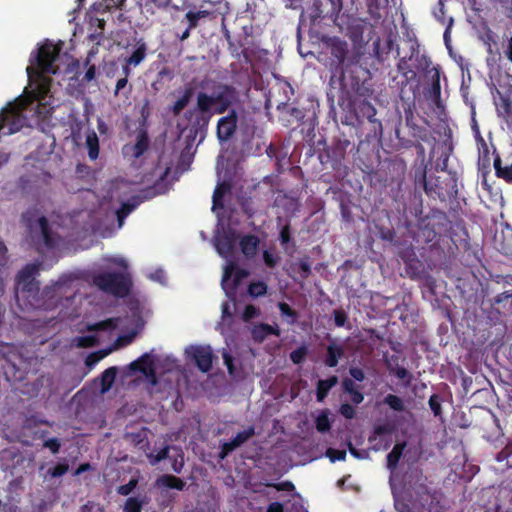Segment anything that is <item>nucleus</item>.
Wrapping results in <instances>:
<instances>
[{"instance_id":"obj_1","label":"nucleus","mask_w":512,"mask_h":512,"mask_svg":"<svg viewBox=\"0 0 512 512\" xmlns=\"http://www.w3.org/2000/svg\"><path fill=\"white\" fill-rule=\"evenodd\" d=\"M61 47L45 42L38 48L35 56L31 55L26 71L29 86L22 94L14 98L0 110V128H46L50 126L52 115L57 107L51 93L52 79L59 67Z\"/></svg>"},{"instance_id":"obj_2","label":"nucleus","mask_w":512,"mask_h":512,"mask_svg":"<svg viewBox=\"0 0 512 512\" xmlns=\"http://www.w3.org/2000/svg\"><path fill=\"white\" fill-rule=\"evenodd\" d=\"M331 56L335 63V70L339 75L333 74L329 81L327 98L331 105L335 102L340 107L351 108L360 97H367L371 90L366 81L361 80L354 69L345 67L348 55V44L338 38L333 39L330 45Z\"/></svg>"},{"instance_id":"obj_3","label":"nucleus","mask_w":512,"mask_h":512,"mask_svg":"<svg viewBox=\"0 0 512 512\" xmlns=\"http://www.w3.org/2000/svg\"><path fill=\"white\" fill-rule=\"evenodd\" d=\"M441 71L425 54L418 56V106L429 128H449L448 116L441 99Z\"/></svg>"},{"instance_id":"obj_4","label":"nucleus","mask_w":512,"mask_h":512,"mask_svg":"<svg viewBox=\"0 0 512 512\" xmlns=\"http://www.w3.org/2000/svg\"><path fill=\"white\" fill-rule=\"evenodd\" d=\"M236 98L233 86L218 84L211 94L199 92L195 107L186 111L185 117L192 123L191 128H207L212 116L228 111Z\"/></svg>"},{"instance_id":"obj_5","label":"nucleus","mask_w":512,"mask_h":512,"mask_svg":"<svg viewBox=\"0 0 512 512\" xmlns=\"http://www.w3.org/2000/svg\"><path fill=\"white\" fill-rule=\"evenodd\" d=\"M406 443H397L387 455V468L391 471L390 484L397 512H416L415 478L410 466L399 475L397 465L403 454Z\"/></svg>"},{"instance_id":"obj_6","label":"nucleus","mask_w":512,"mask_h":512,"mask_svg":"<svg viewBox=\"0 0 512 512\" xmlns=\"http://www.w3.org/2000/svg\"><path fill=\"white\" fill-rule=\"evenodd\" d=\"M21 223L37 251L42 247L50 250L56 247V233L50 227L48 219L36 206L29 207L21 215Z\"/></svg>"},{"instance_id":"obj_7","label":"nucleus","mask_w":512,"mask_h":512,"mask_svg":"<svg viewBox=\"0 0 512 512\" xmlns=\"http://www.w3.org/2000/svg\"><path fill=\"white\" fill-rule=\"evenodd\" d=\"M76 278L72 274H63L50 286H46L35 297L30 305L33 309L53 310L61 304V300H72L75 297L76 290L72 288Z\"/></svg>"},{"instance_id":"obj_8","label":"nucleus","mask_w":512,"mask_h":512,"mask_svg":"<svg viewBox=\"0 0 512 512\" xmlns=\"http://www.w3.org/2000/svg\"><path fill=\"white\" fill-rule=\"evenodd\" d=\"M40 271V264L30 263L25 265L16 275V295L22 298L29 306L39 294L40 283L36 280Z\"/></svg>"},{"instance_id":"obj_9","label":"nucleus","mask_w":512,"mask_h":512,"mask_svg":"<svg viewBox=\"0 0 512 512\" xmlns=\"http://www.w3.org/2000/svg\"><path fill=\"white\" fill-rule=\"evenodd\" d=\"M93 284L101 291L116 296L125 297L129 294L132 281L129 275L119 272H103L93 276Z\"/></svg>"},{"instance_id":"obj_10","label":"nucleus","mask_w":512,"mask_h":512,"mask_svg":"<svg viewBox=\"0 0 512 512\" xmlns=\"http://www.w3.org/2000/svg\"><path fill=\"white\" fill-rule=\"evenodd\" d=\"M186 352L201 372L207 373L211 370L214 354L209 345H192Z\"/></svg>"},{"instance_id":"obj_11","label":"nucleus","mask_w":512,"mask_h":512,"mask_svg":"<svg viewBox=\"0 0 512 512\" xmlns=\"http://www.w3.org/2000/svg\"><path fill=\"white\" fill-rule=\"evenodd\" d=\"M150 140L147 130H140L135 144H125L122 148V154L125 158L138 159L149 148Z\"/></svg>"},{"instance_id":"obj_12","label":"nucleus","mask_w":512,"mask_h":512,"mask_svg":"<svg viewBox=\"0 0 512 512\" xmlns=\"http://www.w3.org/2000/svg\"><path fill=\"white\" fill-rule=\"evenodd\" d=\"M130 369L145 375L152 384L157 383L154 361L148 353L143 354L137 360L133 361L130 364Z\"/></svg>"},{"instance_id":"obj_13","label":"nucleus","mask_w":512,"mask_h":512,"mask_svg":"<svg viewBox=\"0 0 512 512\" xmlns=\"http://www.w3.org/2000/svg\"><path fill=\"white\" fill-rule=\"evenodd\" d=\"M237 241V235L235 231L228 230L224 231L221 235L216 238V250L222 257H228L232 255L235 250Z\"/></svg>"},{"instance_id":"obj_14","label":"nucleus","mask_w":512,"mask_h":512,"mask_svg":"<svg viewBox=\"0 0 512 512\" xmlns=\"http://www.w3.org/2000/svg\"><path fill=\"white\" fill-rule=\"evenodd\" d=\"M254 434L255 429L253 426H250L247 429L238 432L230 441L223 443L221 448L222 458L234 451L236 448L240 447L248 439L254 436Z\"/></svg>"},{"instance_id":"obj_15","label":"nucleus","mask_w":512,"mask_h":512,"mask_svg":"<svg viewBox=\"0 0 512 512\" xmlns=\"http://www.w3.org/2000/svg\"><path fill=\"white\" fill-rule=\"evenodd\" d=\"M355 115L359 121V124H363L364 119H366L370 124L373 125V128H382L381 122L375 117V107L367 101H363L358 106V108L355 110Z\"/></svg>"},{"instance_id":"obj_16","label":"nucleus","mask_w":512,"mask_h":512,"mask_svg":"<svg viewBox=\"0 0 512 512\" xmlns=\"http://www.w3.org/2000/svg\"><path fill=\"white\" fill-rule=\"evenodd\" d=\"M216 132L217 137L222 145L227 141L237 140L238 132H240V137L243 141L240 150L243 151L246 148L245 142H248L252 138L254 130H216Z\"/></svg>"},{"instance_id":"obj_17","label":"nucleus","mask_w":512,"mask_h":512,"mask_svg":"<svg viewBox=\"0 0 512 512\" xmlns=\"http://www.w3.org/2000/svg\"><path fill=\"white\" fill-rule=\"evenodd\" d=\"M259 244L260 239L258 236L254 234L244 235L239 242L241 252L248 259H252L255 257Z\"/></svg>"},{"instance_id":"obj_18","label":"nucleus","mask_w":512,"mask_h":512,"mask_svg":"<svg viewBox=\"0 0 512 512\" xmlns=\"http://www.w3.org/2000/svg\"><path fill=\"white\" fill-rule=\"evenodd\" d=\"M344 354V347L341 344L332 341L326 348V356L324 359L325 365L330 368L336 367Z\"/></svg>"},{"instance_id":"obj_19","label":"nucleus","mask_w":512,"mask_h":512,"mask_svg":"<svg viewBox=\"0 0 512 512\" xmlns=\"http://www.w3.org/2000/svg\"><path fill=\"white\" fill-rule=\"evenodd\" d=\"M194 94H195V88L191 84L185 85L182 95L171 106V108H170L171 113L174 116L180 115V113L190 103Z\"/></svg>"},{"instance_id":"obj_20","label":"nucleus","mask_w":512,"mask_h":512,"mask_svg":"<svg viewBox=\"0 0 512 512\" xmlns=\"http://www.w3.org/2000/svg\"><path fill=\"white\" fill-rule=\"evenodd\" d=\"M194 94H195V88L191 84L185 85L182 95L171 106V108H170L171 113L174 116L180 115V113L190 103Z\"/></svg>"},{"instance_id":"obj_21","label":"nucleus","mask_w":512,"mask_h":512,"mask_svg":"<svg viewBox=\"0 0 512 512\" xmlns=\"http://www.w3.org/2000/svg\"><path fill=\"white\" fill-rule=\"evenodd\" d=\"M142 201L143 199L139 195H135L121 204L120 208L116 211V216L120 227L123 225L125 218L134 209H136L142 203Z\"/></svg>"},{"instance_id":"obj_22","label":"nucleus","mask_w":512,"mask_h":512,"mask_svg":"<svg viewBox=\"0 0 512 512\" xmlns=\"http://www.w3.org/2000/svg\"><path fill=\"white\" fill-rule=\"evenodd\" d=\"M320 6L322 7L320 12L323 14V17L335 21L342 10V0H320Z\"/></svg>"},{"instance_id":"obj_23","label":"nucleus","mask_w":512,"mask_h":512,"mask_svg":"<svg viewBox=\"0 0 512 512\" xmlns=\"http://www.w3.org/2000/svg\"><path fill=\"white\" fill-rule=\"evenodd\" d=\"M338 378L335 375L327 379H320L316 385V399L318 402H323L328 396L329 391L337 384Z\"/></svg>"},{"instance_id":"obj_24","label":"nucleus","mask_w":512,"mask_h":512,"mask_svg":"<svg viewBox=\"0 0 512 512\" xmlns=\"http://www.w3.org/2000/svg\"><path fill=\"white\" fill-rule=\"evenodd\" d=\"M342 389L345 393L350 395L353 404L358 405L364 400L363 393L356 387L353 379L344 378L342 380Z\"/></svg>"},{"instance_id":"obj_25","label":"nucleus","mask_w":512,"mask_h":512,"mask_svg":"<svg viewBox=\"0 0 512 512\" xmlns=\"http://www.w3.org/2000/svg\"><path fill=\"white\" fill-rule=\"evenodd\" d=\"M146 54L147 45L142 39H140L137 41L136 49L128 58H126L128 65H132L134 67L138 66L145 59Z\"/></svg>"},{"instance_id":"obj_26","label":"nucleus","mask_w":512,"mask_h":512,"mask_svg":"<svg viewBox=\"0 0 512 512\" xmlns=\"http://www.w3.org/2000/svg\"><path fill=\"white\" fill-rule=\"evenodd\" d=\"M157 484H158V486H164V487H167L170 489H176L179 491L184 490V488L186 486L185 482L181 478L176 477L174 475H170V474H165V475H162L161 477H159L157 479Z\"/></svg>"},{"instance_id":"obj_27","label":"nucleus","mask_w":512,"mask_h":512,"mask_svg":"<svg viewBox=\"0 0 512 512\" xmlns=\"http://www.w3.org/2000/svg\"><path fill=\"white\" fill-rule=\"evenodd\" d=\"M392 432H393V427L391 424L385 423V424L376 425L373 429V436L369 437V442L372 443V442L376 441L377 437L387 436L389 439H387L385 441V445H384V448L387 449L392 442V439H391Z\"/></svg>"},{"instance_id":"obj_28","label":"nucleus","mask_w":512,"mask_h":512,"mask_svg":"<svg viewBox=\"0 0 512 512\" xmlns=\"http://www.w3.org/2000/svg\"><path fill=\"white\" fill-rule=\"evenodd\" d=\"M231 190V185L227 182H222V183H219L214 192H213V197H212V202H213V205H212V209H216V208H223L224 204H223V197L225 196L226 193L230 192Z\"/></svg>"},{"instance_id":"obj_29","label":"nucleus","mask_w":512,"mask_h":512,"mask_svg":"<svg viewBox=\"0 0 512 512\" xmlns=\"http://www.w3.org/2000/svg\"><path fill=\"white\" fill-rule=\"evenodd\" d=\"M116 376H117V368L116 367H109L102 372L101 377H100L102 393L107 392L112 387V385L115 382Z\"/></svg>"},{"instance_id":"obj_30","label":"nucleus","mask_w":512,"mask_h":512,"mask_svg":"<svg viewBox=\"0 0 512 512\" xmlns=\"http://www.w3.org/2000/svg\"><path fill=\"white\" fill-rule=\"evenodd\" d=\"M268 335L279 336L280 331L277 327L269 324H261L253 330V337L255 340L263 341Z\"/></svg>"},{"instance_id":"obj_31","label":"nucleus","mask_w":512,"mask_h":512,"mask_svg":"<svg viewBox=\"0 0 512 512\" xmlns=\"http://www.w3.org/2000/svg\"><path fill=\"white\" fill-rule=\"evenodd\" d=\"M86 145L88 147V155L91 160L97 159L99 155V141L95 130H91L86 136Z\"/></svg>"},{"instance_id":"obj_32","label":"nucleus","mask_w":512,"mask_h":512,"mask_svg":"<svg viewBox=\"0 0 512 512\" xmlns=\"http://www.w3.org/2000/svg\"><path fill=\"white\" fill-rule=\"evenodd\" d=\"M146 497L140 499L139 497H129L123 506V512H142L144 504H146Z\"/></svg>"},{"instance_id":"obj_33","label":"nucleus","mask_w":512,"mask_h":512,"mask_svg":"<svg viewBox=\"0 0 512 512\" xmlns=\"http://www.w3.org/2000/svg\"><path fill=\"white\" fill-rule=\"evenodd\" d=\"M117 325H118V319L108 318L106 320L89 325L88 330L89 331H112L117 328Z\"/></svg>"},{"instance_id":"obj_34","label":"nucleus","mask_w":512,"mask_h":512,"mask_svg":"<svg viewBox=\"0 0 512 512\" xmlns=\"http://www.w3.org/2000/svg\"><path fill=\"white\" fill-rule=\"evenodd\" d=\"M237 122L238 115L235 109H231L226 116L218 120L216 128H237Z\"/></svg>"},{"instance_id":"obj_35","label":"nucleus","mask_w":512,"mask_h":512,"mask_svg":"<svg viewBox=\"0 0 512 512\" xmlns=\"http://www.w3.org/2000/svg\"><path fill=\"white\" fill-rule=\"evenodd\" d=\"M210 14L207 10H199L197 12L188 11L185 15V18L188 21V28L193 30L198 26V22L202 18L208 17Z\"/></svg>"},{"instance_id":"obj_36","label":"nucleus","mask_w":512,"mask_h":512,"mask_svg":"<svg viewBox=\"0 0 512 512\" xmlns=\"http://www.w3.org/2000/svg\"><path fill=\"white\" fill-rule=\"evenodd\" d=\"M494 168L498 177L503 178L505 181L512 183V164L502 167L499 158L494 161Z\"/></svg>"},{"instance_id":"obj_37","label":"nucleus","mask_w":512,"mask_h":512,"mask_svg":"<svg viewBox=\"0 0 512 512\" xmlns=\"http://www.w3.org/2000/svg\"><path fill=\"white\" fill-rule=\"evenodd\" d=\"M267 290L268 286L263 281L251 282L248 285V294L254 298L264 296Z\"/></svg>"},{"instance_id":"obj_38","label":"nucleus","mask_w":512,"mask_h":512,"mask_svg":"<svg viewBox=\"0 0 512 512\" xmlns=\"http://www.w3.org/2000/svg\"><path fill=\"white\" fill-rule=\"evenodd\" d=\"M316 429L320 433L328 432L331 428V423L326 410L321 411L315 420Z\"/></svg>"},{"instance_id":"obj_39","label":"nucleus","mask_w":512,"mask_h":512,"mask_svg":"<svg viewBox=\"0 0 512 512\" xmlns=\"http://www.w3.org/2000/svg\"><path fill=\"white\" fill-rule=\"evenodd\" d=\"M308 354V347L305 344H302L295 350H293L289 357L293 364L300 365L304 362L306 356Z\"/></svg>"},{"instance_id":"obj_40","label":"nucleus","mask_w":512,"mask_h":512,"mask_svg":"<svg viewBox=\"0 0 512 512\" xmlns=\"http://www.w3.org/2000/svg\"><path fill=\"white\" fill-rule=\"evenodd\" d=\"M109 353H110V350H99V351L90 353L86 357V360H85L86 366L89 368L94 367L98 362H100Z\"/></svg>"},{"instance_id":"obj_41","label":"nucleus","mask_w":512,"mask_h":512,"mask_svg":"<svg viewBox=\"0 0 512 512\" xmlns=\"http://www.w3.org/2000/svg\"><path fill=\"white\" fill-rule=\"evenodd\" d=\"M278 308L282 316L291 318L290 324H294L298 319V312L291 308V306L285 302H280Z\"/></svg>"},{"instance_id":"obj_42","label":"nucleus","mask_w":512,"mask_h":512,"mask_svg":"<svg viewBox=\"0 0 512 512\" xmlns=\"http://www.w3.org/2000/svg\"><path fill=\"white\" fill-rule=\"evenodd\" d=\"M384 403L387 404L394 411L400 412V411L404 410V404H403L402 399L396 395L388 394L384 398Z\"/></svg>"},{"instance_id":"obj_43","label":"nucleus","mask_w":512,"mask_h":512,"mask_svg":"<svg viewBox=\"0 0 512 512\" xmlns=\"http://www.w3.org/2000/svg\"><path fill=\"white\" fill-rule=\"evenodd\" d=\"M132 91V86H128V79L126 77H122L117 80L115 90H114V96H118L121 92L124 93L125 97L127 98Z\"/></svg>"},{"instance_id":"obj_44","label":"nucleus","mask_w":512,"mask_h":512,"mask_svg":"<svg viewBox=\"0 0 512 512\" xmlns=\"http://www.w3.org/2000/svg\"><path fill=\"white\" fill-rule=\"evenodd\" d=\"M422 237L426 243L432 242L437 237V232L434 228H430L429 224L421 226L420 231H418V238Z\"/></svg>"},{"instance_id":"obj_45","label":"nucleus","mask_w":512,"mask_h":512,"mask_svg":"<svg viewBox=\"0 0 512 512\" xmlns=\"http://www.w3.org/2000/svg\"><path fill=\"white\" fill-rule=\"evenodd\" d=\"M91 58L90 55L86 58L84 65L87 67V70L81 79L84 83H89L96 78V66L94 64H90Z\"/></svg>"},{"instance_id":"obj_46","label":"nucleus","mask_w":512,"mask_h":512,"mask_svg":"<svg viewBox=\"0 0 512 512\" xmlns=\"http://www.w3.org/2000/svg\"><path fill=\"white\" fill-rule=\"evenodd\" d=\"M280 260H281L280 256L277 255L276 253H273L269 250H264L263 261L268 268H270V269L275 268L278 265V263L280 262Z\"/></svg>"},{"instance_id":"obj_47","label":"nucleus","mask_w":512,"mask_h":512,"mask_svg":"<svg viewBox=\"0 0 512 512\" xmlns=\"http://www.w3.org/2000/svg\"><path fill=\"white\" fill-rule=\"evenodd\" d=\"M407 254H408V251L402 252L401 253V258L406 263V272H407V274L409 275V277L411 279H415L416 278V265H415L416 261H415V259L407 258L406 257Z\"/></svg>"},{"instance_id":"obj_48","label":"nucleus","mask_w":512,"mask_h":512,"mask_svg":"<svg viewBox=\"0 0 512 512\" xmlns=\"http://www.w3.org/2000/svg\"><path fill=\"white\" fill-rule=\"evenodd\" d=\"M69 465L66 462L58 463L53 468H49L48 474L53 477H61L67 473Z\"/></svg>"},{"instance_id":"obj_49","label":"nucleus","mask_w":512,"mask_h":512,"mask_svg":"<svg viewBox=\"0 0 512 512\" xmlns=\"http://www.w3.org/2000/svg\"><path fill=\"white\" fill-rule=\"evenodd\" d=\"M137 484L138 480L131 478L128 483L117 488V493L122 496H128L137 487Z\"/></svg>"},{"instance_id":"obj_50","label":"nucleus","mask_w":512,"mask_h":512,"mask_svg":"<svg viewBox=\"0 0 512 512\" xmlns=\"http://www.w3.org/2000/svg\"><path fill=\"white\" fill-rule=\"evenodd\" d=\"M179 131V134H178V137H181L183 135H185L186 137V140H187V145L185 147V150H190L197 134L199 131L203 132L204 130H193V129H190V130H178Z\"/></svg>"},{"instance_id":"obj_51","label":"nucleus","mask_w":512,"mask_h":512,"mask_svg":"<svg viewBox=\"0 0 512 512\" xmlns=\"http://www.w3.org/2000/svg\"><path fill=\"white\" fill-rule=\"evenodd\" d=\"M299 271L301 273V277L303 279H307L311 274V263L309 261V257H305L299 260L297 263Z\"/></svg>"},{"instance_id":"obj_52","label":"nucleus","mask_w":512,"mask_h":512,"mask_svg":"<svg viewBox=\"0 0 512 512\" xmlns=\"http://www.w3.org/2000/svg\"><path fill=\"white\" fill-rule=\"evenodd\" d=\"M327 457L331 462L344 461L346 459V451L334 448H328L326 451Z\"/></svg>"},{"instance_id":"obj_53","label":"nucleus","mask_w":512,"mask_h":512,"mask_svg":"<svg viewBox=\"0 0 512 512\" xmlns=\"http://www.w3.org/2000/svg\"><path fill=\"white\" fill-rule=\"evenodd\" d=\"M43 447L48 448L52 454H57L61 448V442L58 438L53 437L44 441Z\"/></svg>"},{"instance_id":"obj_54","label":"nucleus","mask_w":512,"mask_h":512,"mask_svg":"<svg viewBox=\"0 0 512 512\" xmlns=\"http://www.w3.org/2000/svg\"><path fill=\"white\" fill-rule=\"evenodd\" d=\"M334 323L337 327H343L347 322L348 316L343 309H336L333 311Z\"/></svg>"},{"instance_id":"obj_55","label":"nucleus","mask_w":512,"mask_h":512,"mask_svg":"<svg viewBox=\"0 0 512 512\" xmlns=\"http://www.w3.org/2000/svg\"><path fill=\"white\" fill-rule=\"evenodd\" d=\"M266 486L267 487H273L277 491L291 492V491H293L295 489V486H294V484L291 481H283V482H280V483H267Z\"/></svg>"},{"instance_id":"obj_56","label":"nucleus","mask_w":512,"mask_h":512,"mask_svg":"<svg viewBox=\"0 0 512 512\" xmlns=\"http://www.w3.org/2000/svg\"><path fill=\"white\" fill-rule=\"evenodd\" d=\"M339 412L346 419H353L356 415L354 407L349 403L341 404Z\"/></svg>"},{"instance_id":"obj_57","label":"nucleus","mask_w":512,"mask_h":512,"mask_svg":"<svg viewBox=\"0 0 512 512\" xmlns=\"http://www.w3.org/2000/svg\"><path fill=\"white\" fill-rule=\"evenodd\" d=\"M234 269H235L234 264L231 263L228 266H226V268L224 270V273H223L222 287L225 290L227 295H229V292H228V289H227L228 281L231 278V276H232V274L234 272Z\"/></svg>"},{"instance_id":"obj_58","label":"nucleus","mask_w":512,"mask_h":512,"mask_svg":"<svg viewBox=\"0 0 512 512\" xmlns=\"http://www.w3.org/2000/svg\"><path fill=\"white\" fill-rule=\"evenodd\" d=\"M222 357H223V360H224V364L227 367L228 373L231 376H234L236 374V368H235L234 363H233V357L227 351L223 352Z\"/></svg>"},{"instance_id":"obj_59","label":"nucleus","mask_w":512,"mask_h":512,"mask_svg":"<svg viewBox=\"0 0 512 512\" xmlns=\"http://www.w3.org/2000/svg\"><path fill=\"white\" fill-rule=\"evenodd\" d=\"M290 241H291V227H290V224H286L281 228L280 242H281L282 246H285Z\"/></svg>"},{"instance_id":"obj_60","label":"nucleus","mask_w":512,"mask_h":512,"mask_svg":"<svg viewBox=\"0 0 512 512\" xmlns=\"http://www.w3.org/2000/svg\"><path fill=\"white\" fill-rule=\"evenodd\" d=\"M248 271L242 268H238L234 272V279H233V286L231 287V290H235L236 287L240 284L242 279L246 278L248 276Z\"/></svg>"},{"instance_id":"obj_61","label":"nucleus","mask_w":512,"mask_h":512,"mask_svg":"<svg viewBox=\"0 0 512 512\" xmlns=\"http://www.w3.org/2000/svg\"><path fill=\"white\" fill-rule=\"evenodd\" d=\"M259 314V310L252 304L245 306L243 311V319L248 321L255 318Z\"/></svg>"},{"instance_id":"obj_62","label":"nucleus","mask_w":512,"mask_h":512,"mask_svg":"<svg viewBox=\"0 0 512 512\" xmlns=\"http://www.w3.org/2000/svg\"><path fill=\"white\" fill-rule=\"evenodd\" d=\"M96 338L94 336H81L77 339L79 347H93L96 345Z\"/></svg>"},{"instance_id":"obj_63","label":"nucleus","mask_w":512,"mask_h":512,"mask_svg":"<svg viewBox=\"0 0 512 512\" xmlns=\"http://www.w3.org/2000/svg\"><path fill=\"white\" fill-rule=\"evenodd\" d=\"M429 406L431 410L433 411L435 416L440 415L441 413V404L438 396L432 395L429 399Z\"/></svg>"},{"instance_id":"obj_64","label":"nucleus","mask_w":512,"mask_h":512,"mask_svg":"<svg viewBox=\"0 0 512 512\" xmlns=\"http://www.w3.org/2000/svg\"><path fill=\"white\" fill-rule=\"evenodd\" d=\"M349 374L351 377L356 381H363L365 379V373L364 371L359 367H351L349 369Z\"/></svg>"}]
</instances>
